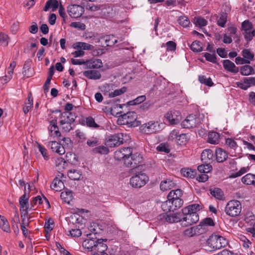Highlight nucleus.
Wrapping results in <instances>:
<instances>
[{
	"label": "nucleus",
	"instance_id": "f03ea898",
	"mask_svg": "<svg viewBox=\"0 0 255 255\" xmlns=\"http://www.w3.org/2000/svg\"><path fill=\"white\" fill-rule=\"evenodd\" d=\"M242 211V205L240 202L237 200H232L227 204L225 212L230 217H234L239 216Z\"/></svg>",
	"mask_w": 255,
	"mask_h": 255
},
{
	"label": "nucleus",
	"instance_id": "13d9d810",
	"mask_svg": "<svg viewBox=\"0 0 255 255\" xmlns=\"http://www.w3.org/2000/svg\"><path fill=\"white\" fill-rule=\"evenodd\" d=\"M86 125L88 127L92 128H98L99 125L96 123L95 120L92 117H88L86 119Z\"/></svg>",
	"mask_w": 255,
	"mask_h": 255
},
{
	"label": "nucleus",
	"instance_id": "ddd939ff",
	"mask_svg": "<svg viewBox=\"0 0 255 255\" xmlns=\"http://www.w3.org/2000/svg\"><path fill=\"white\" fill-rule=\"evenodd\" d=\"M122 124L134 126V122L136 119V115L134 112H129L123 115L121 117Z\"/></svg>",
	"mask_w": 255,
	"mask_h": 255
},
{
	"label": "nucleus",
	"instance_id": "b1692460",
	"mask_svg": "<svg viewBox=\"0 0 255 255\" xmlns=\"http://www.w3.org/2000/svg\"><path fill=\"white\" fill-rule=\"evenodd\" d=\"M83 75L86 77L93 80H98L101 77L100 72L94 70L85 71L83 72Z\"/></svg>",
	"mask_w": 255,
	"mask_h": 255
},
{
	"label": "nucleus",
	"instance_id": "c756f323",
	"mask_svg": "<svg viewBox=\"0 0 255 255\" xmlns=\"http://www.w3.org/2000/svg\"><path fill=\"white\" fill-rule=\"evenodd\" d=\"M33 105L32 95L31 92L29 93L27 96V102L25 103V106L23 107V111L26 114L32 108Z\"/></svg>",
	"mask_w": 255,
	"mask_h": 255
},
{
	"label": "nucleus",
	"instance_id": "393cba45",
	"mask_svg": "<svg viewBox=\"0 0 255 255\" xmlns=\"http://www.w3.org/2000/svg\"><path fill=\"white\" fill-rule=\"evenodd\" d=\"M165 220L169 223H173L178 222H182V215L181 214H170L166 215Z\"/></svg>",
	"mask_w": 255,
	"mask_h": 255
},
{
	"label": "nucleus",
	"instance_id": "f704fd0d",
	"mask_svg": "<svg viewBox=\"0 0 255 255\" xmlns=\"http://www.w3.org/2000/svg\"><path fill=\"white\" fill-rule=\"evenodd\" d=\"M185 136L186 134H180L178 130L174 129L170 133L169 138L172 140L176 139L177 140L180 141V138L185 139Z\"/></svg>",
	"mask_w": 255,
	"mask_h": 255
},
{
	"label": "nucleus",
	"instance_id": "c03bdc74",
	"mask_svg": "<svg viewBox=\"0 0 255 255\" xmlns=\"http://www.w3.org/2000/svg\"><path fill=\"white\" fill-rule=\"evenodd\" d=\"M254 69L251 66L246 65L241 67L240 73L242 75L248 76L253 73Z\"/></svg>",
	"mask_w": 255,
	"mask_h": 255
},
{
	"label": "nucleus",
	"instance_id": "69168bd1",
	"mask_svg": "<svg viewBox=\"0 0 255 255\" xmlns=\"http://www.w3.org/2000/svg\"><path fill=\"white\" fill-rule=\"evenodd\" d=\"M156 150L158 151L164 152L166 153H168L170 152V149L164 143H160L159 145H158L156 147Z\"/></svg>",
	"mask_w": 255,
	"mask_h": 255
},
{
	"label": "nucleus",
	"instance_id": "864d4df0",
	"mask_svg": "<svg viewBox=\"0 0 255 255\" xmlns=\"http://www.w3.org/2000/svg\"><path fill=\"white\" fill-rule=\"evenodd\" d=\"M127 91V88L123 87L121 89L115 90L114 91L109 93V96L110 98H114L115 97L122 95Z\"/></svg>",
	"mask_w": 255,
	"mask_h": 255
},
{
	"label": "nucleus",
	"instance_id": "de8ad7c7",
	"mask_svg": "<svg viewBox=\"0 0 255 255\" xmlns=\"http://www.w3.org/2000/svg\"><path fill=\"white\" fill-rule=\"evenodd\" d=\"M93 152L95 153L107 154L109 152V148L104 145L98 146L93 149Z\"/></svg>",
	"mask_w": 255,
	"mask_h": 255
},
{
	"label": "nucleus",
	"instance_id": "9d476101",
	"mask_svg": "<svg viewBox=\"0 0 255 255\" xmlns=\"http://www.w3.org/2000/svg\"><path fill=\"white\" fill-rule=\"evenodd\" d=\"M67 11L71 17L78 18L83 14L84 12V9L81 5L72 4L67 7Z\"/></svg>",
	"mask_w": 255,
	"mask_h": 255
},
{
	"label": "nucleus",
	"instance_id": "f257e3e1",
	"mask_svg": "<svg viewBox=\"0 0 255 255\" xmlns=\"http://www.w3.org/2000/svg\"><path fill=\"white\" fill-rule=\"evenodd\" d=\"M228 244V240L225 238L219 235L213 234L206 240V250L212 252L224 248Z\"/></svg>",
	"mask_w": 255,
	"mask_h": 255
},
{
	"label": "nucleus",
	"instance_id": "f8f14e48",
	"mask_svg": "<svg viewBox=\"0 0 255 255\" xmlns=\"http://www.w3.org/2000/svg\"><path fill=\"white\" fill-rule=\"evenodd\" d=\"M28 200L29 195L27 194L26 189H25L24 194L19 199L20 213L24 214V216L26 214H28V210H29Z\"/></svg>",
	"mask_w": 255,
	"mask_h": 255
},
{
	"label": "nucleus",
	"instance_id": "a19ab883",
	"mask_svg": "<svg viewBox=\"0 0 255 255\" xmlns=\"http://www.w3.org/2000/svg\"><path fill=\"white\" fill-rule=\"evenodd\" d=\"M80 172L76 169L70 170L68 172V176L73 180H78L81 176Z\"/></svg>",
	"mask_w": 255,
	"mask_h": 255
},
{
	"label": "nucleus",
	"instance_id": "72a5a7b5",
	"mask_svg": "<svg viewBox=\"0 0 255 255\" xmlns=\"http://www.w3.org/2000/svg\"><path fill=\"white\" fill-rule=\"evenodd\" d=\"M60 197L63 201L69 204L73 199V193L71 190L63 191L61 193Z\"/></svg>",
	"mask_w": 255,
	"mask_h": 255
},
{
	"label": "nucleus",
	"instance_id": "bf43d9fd",
	"mask_svg": "<svg viewBox=\"0 0 255 255\" xmlns=\"http://www.w3.org/2000/svg\"><path fill=\"white\" fill-rule=\"evenodd\" d=\"M145 100L146 97L144 95H142L137 97L134 100L128 102V104L129 105H135L137 104H139L142 102H144Z\"/></svg>",
	"mask_w": 255,
	"mask_h": 255
},
{
	"label": "nucleus",
	"instance_id": "37998d69",
	"mask_svg": "<svg viewBox=\"0 0 255 255\" xmlns=\"http://www.w3.org/2000/svg\"><path fill=\"white\" fill-rule=\"evenodd\" d=\"M0 218H1L0 225L1 229L3 231L9 233L10 232V229L7 220L5 218L1 215H0Z\"/></svg>",
	"mask_w": 255,
	"mask_h": 255
},
{
	"label": "nucleus",
	"instance_id": "473e14b6",
	"mask_svg": "<svg viewBox=\"0 0 255 255\" xmlns=\"http://www.w3.org/2000/svg\"><path fill=\"white\" fill-rule=\"evenodd\" d=\"M200 210V205L198 204H194L186 207L182 209V214H187L188 213H197V211Z\"/></svg>",
	"mask_w": 255,
	"mask_h": 255
},
{
	"label": "nucleus",
	"instance_id": "bb28decb",
	"mask_svg": "<svg viewBox=\"0 0 255 255\" xmlns=\"http://www.w3.org/2000/svg\"><path fill=\"white\" fill-rule=\"evenodd\" d=\"M107 240H103L102 239L97 240V243L95 251L99 253H102L107 251L108 246L106 244H104V242H107Z\"/></svg>",
	"mask_w": 255,
	"mask_h": 255
},
{
	"label": "nucleus",
	"instance_id": "2eb2a0df",
	"mask_svg": "<svg viewBox=\"0 0 255 255\" xmlns=\"http://www.w3.org/2000/svg\"><path fill=\"white\" fill-rule=\"evenodd\" d=\"M98 42L102 44L104 42L106 46H112L118 42V40L113 35H107L101 36L98 39Z\"/></svg>",
	"mask_w": 255,
	"mask_h": 255
},
{
	"label": "nucleus",
	"instance_id": "a878e982",
	"mask_svg": "<svg viewBox=\"0 0 255 255\" xmlns=\"http://www.w3.org/2000/svg\"><path fill=\"white\" fill-rule=\"evenodd\" d=\"M220 134L215 131H210L208 134L207 141L213 144H218L219 142Z\"/></svg>",
	"mask_w": 255,
	"mask_h": 255
},
{
	"label": "nucleus",
	"instance_id": "4be33fe9",
	"mask_svg": "<svg viewBox=\"0 0 255 255\" xmlns=\"http://www.w3.org/2000/svg\"><path fill=\"white\" fill-rule=\"evenodd\" d=\"M101 14L103 17H107L112 15L113 13V7L109 4H101Z\"/></svg>",
	"mask_w": 255,
	"mask_h": 255
},
{
	"label": "nucleus",
	"instance_id": "a211bd4d",
	"mask_svg": "<svg viewBox=\"0 0 255 255\" xmlns=\"http://www.w3.org/2000/svg\"><path fill=\"white\" fill-rule=\"evenodd\" d=\"M224 68L228 71L236 73L239 72L238 67H236L235 64L229 60H224L223 61Z\"/></svg>",
	"mask_w": 255,
	"mask_h": 255
},
{
	"label": "nucleus",
	"instance_id": "dca6fc26",
	"mask_svg": "<svg viewBox=\"0 0 255 255\" xmlns=\"http://www.w3.org/2000/svg\"><path fill=\"white\" fill-rule=\"evenodd\" d=\"M48 146L50 147L53 152H55L59 155H63L65 153V147L55 141H49Z\"/></svg>",
	"mask_w": 255,
	"mask_h": 255
},
{
	"label": "nucleus",
	"instance_id": "6e6552de",
	"mask_svg": "<svg viewBox=\"0 0 255 255\" xmlns=\"http://www.w3.org/2000/svg\"><path fill=\"white\" fill-rule=\"evenodd\" d=\"M183 217L182 216V223L181 225L182 226H188L193 224L196 223L199 219L197 213H189L187 214H183Z\"/></svg>",
	"mask_w": 255,
	"mask_h": 255
},
{
	"label": "nucleus",
	"instance_id": "4d7b16f0",
	"mask_svg": "<svg viewBox=\"0 0 255 255\" xmlns=\"http://www.w3.org/2000/svg\"><path fill=\"white\" fill-rule=\"evenodd\" d=\"M190 48L194 52H199L202 51L201 43L198 41H194L191 45Z\"/></svg>",
	"mask_w": 255,
	"mask_h": 255
},
{
	"label": "nucleus",
	"instance_id": "20e7f679",
	"mask_svg": "<svg viewBox=\"0 0 255 255\" xmlns=\"http://www.w3.org/2000/svg\"><path fill=\"white\" fill-rule=\"evenodd\" d=\"M148 181V176L144 173H139L131 177L130 179V184L133 187L140 188Z\"/></svg>",
	"mask_w": 255,
	"mask_h": 255
},
{
	"label": "nucleus",
	"instance_id": "0eeeda50",
	"mask_svg": "<svg viewBox=\"0 0 255 255\" xmlns=\"http://www.w3.org/2000/svg\"><path fill=\"white\" fill-rule=\"evenodd\" d=\"M124 161L126 166L134 169L140 166L139 163L142 161V158L139 154H134L126 157Z\"/></svg>",
	"mask_w": 255,
	"mask_h": 255
},
{
	"label": "nucleus",
	"instance_id": "8fccbe9b",
	"mask_svg": "<svg viewBox=\"0 0 255 255\" xmlns=\"http://www.w3.org/2000/svg\"><path fill=\"white\" fill-rule=\"evenodd\" d=\"M199 81L201 83L204 84L205 85L210 87L213 86L214 84L211 78H207L206 76L204 75L199 76Z\"/></svg>",
	"mask_w": 255,
	"mask_h": 255
},
{
	"label": "nucleus",
	"instance_id": "39448f33",
	"mask_svg": "<svg viewBox=\"0 0 255 255\" xmlns=\"http://www.w3.org/2000/svg\"><path fill=\"white\" fill-rule=\"evenodd\" d=\"M206 229L205 226L197 225L186 229L183 232V235L187 237H193L206 233Z\"/></svg>",
	"mask_w": 255,
	"mask_h": 255
},
{
	"label": "nucleus",
	"instance_id": "c9c22d12",
	"mask_svg": "<svg viewBox=\"0 0 255 255\" xmlns=\"http://www.w3.org/2000/svg\"><path fill=\"white\" fill-rule=\"evenodd\" d=\"M244 216V220L246 223L250 226L255 224V217L252 212L250 211H247Z\"/></svg>",
	"mask_w": 255,
	"mask_h": 255
},
{
	"label": "nucleus",
	"instance_id": "58836bf2",
	"mask_svg": "<svg viewBox=\"0 0 255 255\" xmlns=\"http://www.w3.org/2000/svg\"><path fill=\"white\" fill-rule=\"evenodd\" d=\"M43 201L45 202L48 207L49 208L50 205L48 199L45 197L42 199L40 196H37L33 199L31 201V206L33 207L34 205L37 204H41L43 203Z\"/></svg>",
	"mask_w": 255,
	"mask_h": 255
},
{
	"label": "nucleus",
	"instance_id": "052dcab7",
	"mask_svg": "<svg viewBox=\"0 0 255 255\" xmlns=\"http://www.w3.org/2000/svg\"><path fill=\"white\" fill-rule=\"evenodd\" d=\"M253 28L252 23L248 20H246L242 23V30L245 31H248Z\"/></svg>",
	"mask_w": 255,
	"mask_h": 255
},
{
	"label": "nucleus",
	"instance_id": "4468645a",
	"mask_svg": "<svg viewBox=\"0 0 255 255\" xmlns=\"http://www.w3.org/2000/svg\"><path fill=\"white\" fill-rule=\"evenodd\" d=\"M89 239L84 241L82 244L83 247L87 249L89 251H95L97 240H94V237L92 234H87Z\"/></svg>",
	"mask_w": 255,
	"mask_h": 255
},
{
	"label": "nucleus",
	"instance_id": "a18cd8bd",
	"mask_svg": "<svg viewBox=\"0 0 255 255\" xmlns=\"http://www.w3.org/2000/svg\"><path fill=\"white\" fill-rule=\"evenodd\" d=\"M171 204V210L172 211L175 210L176 209L180 208L183 204V201L181 199H176V200H170Z\"/></svg>",
	"mask_w": 255,
	"mask_h": 255
},
{
	"label": "nucleus",
	"instance_id": "4c0bfd02",
	"mask_svg": "<svg viewBox=\"0 0 255 255\" xmlns=\"http://www.w3.org/2000/svg\"><path fill=\"white\" fill-rule=\"evenodd\" d=\"M87 65L90 68L97 69L101 68L103 66V63L100 59H94L86 62Z\"/></svg>",
	"mask_w": 255,
	"mask_h": 255
},
{
	"label": "nucleus",
	"instance_id": "7ed1b4c3",
	"mask_svg": "<svg viewBox=\"0 0 255 255\" xmlns=\"http://www.w3.org/2000/svg\"><path fill=\"white\" fill-rule=\"evenodd\" d=\"M123 133H118L108 135L106 138L105 144L110 147L119 146L123 143Z\"/></svg>",
	"mask_w": 255,
	"mask_h": 255
},
{
	"label": "nucleus",
	"instance_id": "5fc2aeb1",
	"mask_svg": "<svg viewBox=\"0 0 255 255\" xmlns=\"http://www.w3.org/2000/svg\"><path fill=\"white\" fill-rule=\"evenodd\" d=\"M198 170L200 173H207L210 172L212 169V166L209 163L206 164H202L198 166Z\"/></svg>",
	"mask_w": 255,
	"mask_h": 255
},
{
	"label": "nucleus",
	"instance_id": "338daca9",
	"mask_svg": "<svg viewBox=\"0 0 255 255\" xmlns=\"http://www.w3.org/2000/svg\"><path fill=\"white\" fill-rule=\"evenodd\" d=\"M0 44L4 46L8 44V36L4 33H0Z\"/></svg>",
	"mask_w": 255,
	"mask_h": 255
},
{
	"label": "nucleus",
	"instance_id": "2f4dec72",
	"mask_svg": "<svg viewBox=\"0 0 255 255\" xmlns=\"http://www.w3.org/2000/svg\"><path fill=\"white\" fill-rule=\"evenodd\" d=\"M211 195L218 200L224 199V193L222 190L218 188H214L209 190Z\"/></svg>",
	"mask_w": 255,
	"mask_h": 255
},
{
	"label": "nucleus",
	"instance_id": "6ab92c4d",
	"mask_svg": "<svg viewBox=\"0 0 255 255\" xmlns=\"http://www.w3.org/2000/svg\"><path fill=\"white\" fill-rule=\"evenodd\" d=\"M57 120L54 119L50 122L49 130L51 132V136L54 137H60L61 133L57 126Z\"/></svg>",
	"mask_w": 255,
	"mask_h": 255
},
{
	"label": "nucleus",
	"instance_id": "79ce46f5",
	"mask_svg": "<svg viewBox=\"0 0 255 255\" xmlns=\"http://www.w3.org/2000/svg\"><path fill=\"white\" fill-rule=\"evenodd\" d=\"M242 56L245 60L246 64L250 63V60L254 59V55L249 49H244L242 51Z\"/></svg>",
	"mask_w": 255,
	"mask_h": 255
},
{
	"label": "nucleus",
	"instance_id": "cd10ccee",
	"mask_svg": "<svg viewBox=\"0 0 255 255\" xmlns=\"http://www.w3.org/2000/svg\"><path fill=\"white\" fill-rule=\"evenodd\" d=\"M50 187L52 190L60 191L64 187V185L60 179L56 177L53 180Z\"/></svg>",
	"mask_w": 255,
	"mask_h": 255
},
{
	"label": "nucleus",
	"instance_id": "3c124183",
	"mask_svg": "<svg viewBox=\"0 0 255 255\" xmlns=\"http://www.w3.org/2000/svg\"><path fill=\"white\" fill-rule=\"evenodd\" d=\"M55 165L59 170H62L65 168L67 163L64 158L59 157L55 160Z\"/></svg>",
	"mask_w": 255,
	"mask_h": 255
},
{
	"label": "nucleus",
	"instance_id": "49530a36",
	"mask_svg": "<svg viewBox=\"0 0 255 255\" xmlns=\"http://www.w3.org/2000/svg\"><path fill=\"white\" fill-rule=\"evenodd\" d=\"M181 173L184 176L190 177L191 178H194L196 174V171L191 168L182 169L181 170Z\"/></svg>",
	"mask_w": 255,
	"mask_h": 255
},
{
	"label": "nucleus",
	"instance_id": "423d86ee",
	"mask_svg": "<svg viewBox=\"0 0 255 255\" xmlns=\"http://www.w3.org/2000/svg\"><path fill=\"white\" fill-rule=\"evenodd\" d=\"M200 123V119L197 115H189L182 121L181 126L183 128H194Z\"/></svg>",
	"mask_w": 255,
	"mask_h": 255
},
{
	"label": "nucleus",
	"instance_id": "603ef678",
	"mask_svg": "<svg viewBox=\"0 0 255 255\" xmlns=\"http://www.w3.org/2000/svg\"><path fill=\"white\" fill-rule=\"evenodd\" d=\"M178 23L184 27H187L190 23L189 18L185 16H181L178 19Z\"/></svg>",
	"mask_w": 255,
	"mask_h": 255
},
{
	"label": "nucleus",
	"instance_id": "f3484780",
	"mask_svg": "<svg viewBox=\"0 0 255 255\" xmlns=\"http://www.w3.org/2000/svg\"><path fill=\"white\" fill-rule=\"evenodd\" d=\"M60 124L73 123L75 121L74 116L71 112H65L61 114Z\"/></svg>",
	"mask_w": 255,
	"mask_h": 255
},
{
	"label": "nucleus",
	"instance_id": "5701e85b",
	"mask_svg": "<svg viewBox=\"0 0 255 255\" xmlns=\"http://www.w3.org/2000/svg\"><path fill=\"white\" fill-rule=\"evenodd\" d=\"M73 47L74 49H81L82 50H92L94 49V46L90 44L83 42H78L73 45Z\"/></svg>",
	"mask_w": 255,
	"mask_h": 255
},
{
	"label": "nucleus",
	"instance_id": "e433bc0d",
	"mask_svg": "<svg viewBox=\"0 0 255 255\" xmlns=\"http://www.w3.org/2000/svg\"><path fill=\"white\" fill-rule=\"evenodd\" d=\"M182 192L181 189H176L175 190H171L167 196V199L176 200V199H180V197L182 196Z\"/></svg>",
	"mask_w": 255,
	"mask_h": 255
},
{
	"label": "nucleus",
	"instance_id": "e2e57ef3",
	"mask_svg": "<svg viewBox=\"0 0 255 255\" xmlns=\"http://www.w3.org/2000/svg\"><path fill=\"white\" fill-rule=\"evenodd\" d=\"M204 57L206 60L210 61L212 63H216V55L215 53L210 54L209 53H205L204 54Z\"/></svg>",
	"mask_w": 255,
	"mask_h": 255
},
{
	"label": "nucleus",
	"instance_id": "c85d7f7f",
	"mask_svg": "<svg viewBox=\"0 0 255 255\" xmlns=\"http://www.w3.org/2000/svg\"><path fill=\"white\" fill-rule=\"evenodd\" d=\"M175 184L170 179H166L161 181L160 188L161 190L164 191L173 188Z\"/></svg>",
	"mask_w": 255,
	"mask_h": 255
},
{
	"label": "nucleus",
	"instance_id": "ea45409f",
	"mask_svg": "<svg viewBox=\"0 0 255 255\" xmlns=\"http://www.w3.org/2000/svg\"><path fill=\"white\" fill-rule=\"evenodd\" d=\"M227 21V14L226 13H222L217 18V24L221 27H225L226 23Z\"/></svg>",
	"mask_w": 255,
	"mask_h": 255
},
{
	"label": "nucleus",
	"instance_id": "aec40b11",
	"mask_svg": "<svg viewBox=\"0 0 255 255\" xmlns=\"http://www.w3.org/2000/svg\"><path fill=\"white\" fill-rule=\"evenodd\" d=\"M213 152L209 149L204 150L201 155V160L205 163H209L213 160Z\"/></svg>",
	"mask_w": 255,
	"mask_h": 255
},
{
	"label": "nucleus",
	"instance_id": "412c9836",
	"mask_svg": "<svg viewBox=\"0 0 255 255\" xmlns=\"http://www.w3.org/2000/svg\"><path fill=\"white\" fill-rule=\"evenodd\" d=\"M215 154L218 162H224L226 160L228 157V153L221 148H217Z\"/></svg>",
	"mask_w": 255,
	"mask_h": 255
},
{
	"label": "nucleus",
	"instance_id": "774afa93",
	"mask_svg": "<svg viewBox=\"0 0 255 255\" xmlns=\"http://www.w3.org/2000/svg\"><path fill=\"white\" fill-rule=\"evenodd\" d=\"M87 144L90 147H94L99 144V140L96 137H92L91 138L88 139L87 141Z\"/></svg>",
	"mask_w": 255,
	"mask_h": 255
},
{
	"label": "nucleus",
	"instance_id": "680f3d73",
	"mask_svg": "<svg viewBox=\"0 0 255 255\" xmlns=\"http://www.w3.org/2000/svg\"><path fill=\"white\" fill-rule=\"evenodd\" d=\"M249 168L248 167H242L239 171L235 172V173H233L230 176H231V177H232V178H236L237 177L241 176L243 174L246 173L249 170Z\"/></svg>",
	"mask_w": 255,
	"mask_h": 255
},
{
	"label": "nucleus",
	"instance_id": "9b49d317",
	"mask_svg": "<svg viewBox=\"0 0 255 255\" xmlns=\"http://www.w3.org/2000/svg\"><path fill=\"white\" fill-rule=\"evenodd\" d=\"M165 118L170 124H178L181 119V113L176 110H171L165 115Z\"/></svg>",
	"mask_w": 255,
	"mask_h": 255
},
{
	"label": "nucleus",
	"instance_id": "7c9ffc66",
	"mask_svg": "<svg viewBox=\"0 0 255 255\" xmlns=\"http://www.w3.org/2000/svg\"><path fill=\"white\" fill-rule=\"evenodd\" d=\"M242 181L247 185H255V175L248 173L242 178Z\"/></svg>",
	"mask_w": 255,
	"mask_h": 255
},
{
	"label": "nucleus",
	"instance_id": "0e129e2a",
	"mask_svg": "<svg viewBox=\"0 0 255 255\" xmlns=\"http://www.w3.org/2000/svg\"><path fill=\"white\" fill-rule=\"evenodd\" d=\"M171 207V202L168 199L161 204V208L164 211H172Z\"/></svg>",
	"mask_w": 255,
	"mask_h": 255
},
{
	"label": "nucleus",
	"instance_id": "1a4fd4ad",
	"mask_svg": "<svg viewBox=\"0 0 255 255\" xmlns=\"http://www.w3.org/2000/svg\"><path fill=\"white\" fill-rule=\"evenodd\" d=\"M141 130L144 133L152 134L159 131V126L157 122L151 121L143 124L141 127Z\"/></svg>",
	"mask_w": 255,
	"mask_h": 255
},
{
	"label": "nucleus",
	"instance_id": "09e8293b",
	"mask_svg": "<svg viewBox=\"0 0 255 255\" xmlns=\"http://www.w3.org/2000/svg\"><path fill=\"white\" fill-rule=\"evenodd\" d=\"M199 225H202L203 226H205L206 229V233L208 231V226H214V222L213 219L211 218H207L204 219L202 222L200 223Z\"/></svg>",
	"mask_w": 255,
	"mask_h": 255
},
{
	"label": "nucleus",
	"instance_id": "6e6d98bb",
	"mask_svg": "<svg viewBox=\"0 0 255 255\" xmlns=\"http://www.w3.org/2000/svg\"><path fill=\"white\" fill-rule=\"evenodd\" d=\"M194 22L196 26L199 27L206 26L208 23L207 21L205 19L201 17H195Z\"/></svg>",
	"mask_w": 255,
	"mask_h": 255
}]
</instances>
